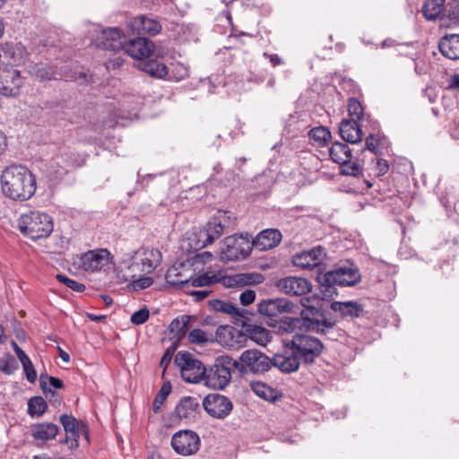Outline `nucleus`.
<instances>
[{"label": "nucleus", "instance_id": "obj_20", "mask_svg": "<svg viewBox=\"0 0 459 459\" xmlns=\"http://www.w3.org/2000/svg\"><path fill=\"white\" fill-rule=\"evenodd\" d=\"M127 26L133 33L139 35L155 36L161 30V25L157 20L143 15L132 18Z\"/></svg>", "mask_w": 459, "mask_h": 459}, {"label": "nucleus", "instance_id": "obj_49", "mask_svg": "<svg viewBox=\"0 0 459 459\" xmlns=\"http://www.w3.org/2000/svg\"><path fill=\"white\" fill-rule=\"evenodd\" d=\"M56 278L59 282L65 284L66 287L76 292H82L85 290L84 284L78 282L64 274L58 273L56 274Z\"/></svg>", "mask_w": 459, "mask_h": 459}, {"label": "nucleus", "instance_id": "obj_40", "mask_svg": "<svg viewBox=\"0 0 459 459\" xmlns=\"http://www.w3.org/2000/svg\"><path fill=\"white\" fill-rule=\"evenodd\" d=\"M30 73L39 81L56 79L55 70L51 66L44 64L33 65L30 68Z\"/></svg>", "mask_w": 459, "mask_h": 459}, {"label": "nucleus", "instance_id": "obj_22", "mask_svg": "<svg viewBox=\"0 0 459 459\" xmlns=\"http://www.w3.org/2000/svg\"><path fill=\"white\" fill-rule=\"evenodd\" d=\"M124 51L134 59L148 58L153 52V44L146 38L139 37L124 46Z\"/></svg>", "mask_w": 459, "mask_h": 459}, {"label": "nucleus", "instance_id": "obj_50", "mask_svg": "<svg viewBox=\"0 0 459 459\" xmlns=\"http://www.w3.org/2000/svg\"><path fill=\"white\" fill-rule=\"evenodd\" d=\"M341 172L346 176H353L357 177L361 174L362 168L356 162L346 161L345 163H341Z\"/></svg>", "mask_w": 459, "mask_h": 459}, {"label": "nucleus", "instance_id": "obj_28", "mask_svg": "<svg viewBox=\"0 0 459 459\" xmlns=\"http://www.w3.org/2000/svg\"><path fill=\"white\" fill-rule=\"evenodd\" d=\"M442 55L449 59H459V34L444 36L438 44Z\"/></svg>", "mask_w": 459, "mask_h": 459}, {"label": "nucleus", "instance_id": "obj_29", "mask_svg": "<svg viewBox=\"0 0 459 459\" xmlns=\"http://www.w3.org/2000/svg\"><path fill=\"white\" fill-rule=\"evenodd\" d=\"M40 386L50 403L60 404V399L56 397V394L54 389H60L64 387V384L61 379L55 377L41 376Z\"/></svg>", "mask_w": 459, "mask_h": 459}, {"label": "nucleus", "instance_id": "obj_18", "mask_svg": "<svg viewBox=\"0 0 459 459\" xmlns=\"http://www.w3.org/2000/svg\"><path fill=\"white\" fill-rule=\"evenodd\" d=\"M300 360L295 350L288 342L282 352L277 353L272 358V366L278 368L284 373H291L299 369Z\"/></svg>", "mask_w": 459, "mask_h": 459}, {"label": "nucleus", "instance_id": "obj_45", "mask_svg": "<svg viewBox=\"0 0 459 459\" xmlns=\"http://www.w3.org/2000/svg\"><path fill=\"white\" fill-rule=\"evenodd\" d=\"M170 79L175 81H181L188 77V68L181 63H174L171 65L170 72L169 74Z\"/></svg>", "mask_w": 459, "mask_h": 459}, {"label": "nucleus", "instance_id": "obj_10", "mask_svg": "<svg viewBox=\"0 0 459 459\" xmlns=\"http://www.w3.org/2000/svg\"><path fill=\"white\" fill-rule=\"evenodd\" d=\"M201 440L193 430H179L171 438V446L178 455L187 456L195 455L200 447Z\"/></svg>", "mask_w": 459, "mask_h": 459}, {"label": "nucleus", "instance_id": "obj_11", "mask_svg": "<svg viewBox=\"0 0 459 459\" xmlns=\"http://www.w3.org/2000/svg\"><path fill=\"white\" fill-rule=\"evenodd\" d=\"M204 411L212 418L225 419L233 409L230 399L217 393L207 394L203 400Z\"/></svg>", "mask_w": 459, "mask_h": 459}, {"label": "nucleus", "instance_id": "obj_34", "mask_svg": "<svg viewBox=\"0 0 459 459\" xmlns=\"http://www.w3.org/2000/svg\"><path fill=\"white\" fill-rule=\"evenodd\" d=\"M240 332L231 325H220L216 330V341L223 346L232 347L234 338L238 337Z\"/></svg>", "mask_w": 459, "mask_h": 459}, {"label": "nucleus", "instance_id": "obj_12", "mask_svg": "<svg viewBox=\"0 0 459 459\" xmlns=\"http://www.w3.org/2000/svg\"><path fill=\"white\" fill-rule=\"evenodd\" d=\"M110 253L107 249L90 250L78 257L79 268L86 272H99L110 263Z\"/></svg>", "mask_w": 459, "mask_h": 459}, {"label": "nucleus", "instance_id": "obj_57", "mask_svg": "<svg viewBox=\"0 0 459 459\" xmlns=\"http://www.w3.org/2000/svg\"><path fill=\"white\" fill-rule=\"evenodd\" d=\"M377 145L378 140L373 134H369V136L366 138L367 149L375 154L377 153Z\"/></svg>", "mask_w": 459, "mask_h": 459}, {"label": "nucleus", "instance_id": "obj_52", "mask_svg": "<svg viewBox=\"0 0 459 459\" xmlns=\"http://www.w3.org/2000/svg\"><path fill=\"white\" fill-rule=\"evenodd\" d=\"M134 290H143L149 288L152 283L153 280L151 277H141L137 276L135 279L131 280Z\"/></svg>", "mask_w": 459, "mask_h": 459}, {"label": "nucleus", "instance_id": "obj_1", "mask_svg": "<svg viewBox=\"0 0 459 459\" xmlns=\"http://www.w3.org/2000/svg\"><path fill=\"white\" fill-rule=\"evenodd\" d=\"M178 275V267H170L166 273V281L170 285L179 286L184 290L191 288H202L221 282L226 288H243L246 286L258 285L264 282V276L259 273H241L231 275L205 273L189 279H175Z\"/></svg>", "mask_w": 459, "mask_h": 459}, {"label": "nucleus", "instance_id": "obj_24", "mask_svg": "<svg viewBox=\"0 0 459 459\" xmlns=\"http://www.w3.org/2000/svg\"><path fill=\"white\" fill-rule=\"evenodd\" d=\"M60 422L66 433V437L62 442L66 444L70 449L76 448L80 437L79 421L73 415L62 414Z\"/></svg>", "mask_w": 459, "mask_h": 459}, {"label": "nucleus", "instance_id": "obj_21", "mask_svg": "<svg viewBox=\"0 0 459 459\" xmlns=\"http://www.w3.org/2000/svg\"><path fill=\"white\" fill-rule=\"evenodd\" d=\"M77 166V158L74 152L68 148H61L51 160V167L56 174L63 175L69 169Z\"/></svg>", "mask_w": 459, "mask_h": 459}, {"label": "nucleus", "instance_id": "obj_51", "mask_svg": "<svg viewBox=\"0 0 459 459\" xmlns=\"http://www.w3.org/2000/svg\"><path fill=\"white\" fill-rule=\"evenodd\" d=\"M149 316V310L147 308H142L133 313V315L131 316V322L134 325H139L145 323L148 320Z\"/></svg>", "mask_w": 459, "mask_h": 459}, {"label": "nucleus", "instance_id": "obj_38", "mask_svg": "<svg viewBox=\"0 0 459 459\" xmlns=\"http://www.w3.org/2000/svg\"><path fill=\"white\" fill-rule=\"evenodd\" d=\"M445 0H426L422 7L423 15L428 20H435L444 9Z\"/></svg>", "mask_w": 459, "mask_h": 459}, {"label": "nucleus", "instance_id": "obj_33", "mask_svg": "<svg viewBox=\"0 0 459 459\" xmlns=\"http://www.w3.org/2000/svg\"><path fill=\"white\" fill-rule=\"evenodd\" d=\"M250 388L258 397L267 402L273 403L281 397V394L276 389L260 381L251 382Z\"/></svg>", "mask_w": 459, "mask_h": 459}, {"label": "nucleus", "instance_id": "obj_54", "mask_svg": "<svg viewBox=\"0 0 459 459\" xmlns=\"http://www.w3.org/2000/svg\"><path fill=\"white\" fill-rule=\"evenodd\" d=\"M22 368L26 374V378L29 382L33 383L36 380L37 374L32 365V362L29 359V364L22 362Z\"/></svg>", "mask_w": 459, "mask_h": 459}, {"label": "nucleus", "instance_id": "obj_60", "mask_svg": "<svg viewBox=\"0 0 459 459\" xmlns=\"http://www.w3.org/2000/svg\"><path fill=\"white\" fill-rule=\"evenodd\" d=\"M212 258V254L207 251H204L195 255V261L200 263H206Z\"/></svg>", "mask_w": 459, "mask_h": 459}, {"label": "nucleus", "instance_id": "obj_17", "mask_svg": "<svg viewBox=\"0 0 459 459\" xmlns=\"http://www.w3.org/2000/svg\"><path fill=\"white\" fill-rule=\"evenodd\" d=\"M124 35L118 28H107L95 39V45L101 49L117 51L124 48Z\"/></svg>", "mask_w": 459, "mask_h": 459}, {"label": "nucleus", "instance_id": "obj_16", "mask_svg": "<svg viewBox=\"0 0 459 459\" xmlns=\"http://www.w3.org/2000/svg\"><path fill=\"white\" fill-rule=\"evenodd\" d=\"M23 84L20 71L11 67L0 70V92L4 96H16Z\"/></svg>", "mask_w": 459, "mask_h": 459}, {"label": "nucleus", "instance_id": "obj_9", "mask_svg": "<svg viewBox=\"0 0 459 459\" xmlns=\"http://www.w3.org/2000/svg\"><path fill=\"white\" fill-rule=\"evenodd\" d=\"M175 363L180 368L182 378L188 383L204 381L205 369L202 362L188 353L178 352Z\"/></svg>", "mask_w": 459, "mask_h": 459}, {"label": "nucleus", "instance_id": "obj_26", "mask_svg": "<svg viewBox=\"0 0 459 459\" xmlns=\"http://www.w3.org/2000/svg\"><path fill=\"white\" fill-rule=\"evenodd\" d=\"M291 308V304L285 299H273L264 300L258 305V311L264 316L273 317L282 312H288Z\"/></svg>", "mask_w": 459, "mask_h": 459}, {"label": "nucleus", "instance_id": "obj_3", "mask_svg": "<svg viewBox=\"0 0 459 459\" xmlns=\"http://www.w3.org/2000/svg\"><path fill=\"white\" fill-rule=\"evenodd\" d=\"M1 188L4 195L13 200H29L36 192V179L24 166L11 165L1 174Z\"/></svg>", "mask_w": 459, "mask_h": 459}, {"label": "nucleus", "instance_id": "obj_19", "mask_svg": "<svg viewBox=\"0 0 459 459\" xmlns=\"http://www.w3.org/2000/svg\"><path fill=\"white\" fill-rule=\"evenodd\" d=\"M325 257V249L318 246L310 250L296 254L292 258V263L301 269H311L322 264Z\"/></svg>", "mask_w": 459, "mask_h": 459}, {"label": "nucleus", "instance_id": "obj_31", "mask_svg": "<svg viewBox=\"0 0 459 459\" xmlns=\"http://www.w3.org/2000/svg\"><path fill=\"white\" fill-rule=\"evenodd\" d=\"M331 309L342 317H359L363 312L362 306L357 301H334L331 304Z\"/></svg>", "mask_w": 459, "mask_h": 459}, {"label": "nucleus", "instance_id": "obj_25", "mask_svg": "<svg viewBox=\"0 0 459 459\" xmlns=\"http://www.w3.org/2000/svg\"><path fill=\"white\" fill-rule=\"evenodd\" d=\"M281 233L275 229H267L261 231L251 242L252 247L264 251L278 246L281 240Z\"/></svg>", "mask_w": 459, "mask_h": 459}, {"label": "nucleus", "instance_id": "obj_2", "mask_svg": "<svg viewBox=\"0 0 459 459\" xmlns=\"http://www.w3.org/2000/svg\"><path fill=\"white\" fill-rule=\"evenodd\" d=\"M161 252L158 248L142 247L126 254L115 272L119 282H128L142 274L151 273L160 264Z\"/></svg>", "mask_w": 459, "mask_h": 459}, {"label": "nucleus", "instance_id": "obj_32", "mask_svg": "<svg viewBox=\"0 0 459 459\" xmlns=\"http://www.w3.org/2000/svg\"><path fill=\"white\" fill-rule=\"evenodd\" d=\"M198 409L199 402L197 398L185 396L178 403L175 411L177 415L181 419H190L195 417Z\"/></svg>", "mask_w": 459, "mask_h": 459}, {"label": "nucleus", "instance_id": "obj_5", "mask_svg": "<svg viewBox=\"0 0 459 459\" xmlns=\"http://www.w3.org/2000/svg\"><path fill=\"white\" fill-rule=\"evenodd\" d=\"M20 231L32 240L48 238L53 231L52 218L46 212L30 211L20 216L18 220Z\"/></svg>", "mask_w": 459, "mask_h": 459}, {"label": "nucleus", "instance_id": "obj_13", "mask_svg": "<svg viewBox=\"0 0 459 459\" xmlns=\"http://www.w3.org/2000/svg\"><path fill=\"white\" fill-rule=\"evenodd\" d=\"M326 281L340 286H354L361 280L359 269L352 264H345L328 272L325 274Z\"/></svg>", "mask_w": 459, "mask_h": 459}, {"label": "nucleus", "instance_id": "obj_55", "mask_svg": "<svg viewBox=\"0 0 459 459\" xmlns=\"http://www.w3.org/2000/svg\"><path fill=\"white\" fill-rule=\"evenodd\" d=\"M255 292L252 290H246L239 295L240 303L243 306H248L254 302Z\"/></svg>", "mask_w": 459, "mask_h": 459}, {"label": "nucleus", "instance_id": "obj_36", "mask_svg": "<svg viewBox=\"0 0 459 459\" xmlns=\"http://www.w3.org/2000/svg\"><path fill=\"white\" fill-rule=\"evenodd\" d=\"M138 67L146 74L157 78H163L169 74L168 67L156 60L143 61L139 63Z\"/></svg>", "mask_w": 459, "mask_h": 459}, {"label": "nucleus", "instance_id": "obj_61", "mask_svg": "<svg viewBox=\"0 0 459 459\" xmlns=\"http://www.w3.org/2000/svg\"><path fill=\"white\" fill-rule=\"evenodd\" d=\"M264 56L269 58L270 63L272 64L273 66H277L282 64L281 58L276 54L268 55L264 53Z\"/></svg>", "mask_w": 459, "mask_h": 459}, {"label": "nucleus", "instance_id": "obj_7", "mask_svg": "<svg viewBox=\"0 0 459 459\" xmlns=\"http://www.w3.org/2000/svg\"><path fill=\"white\" fill-rule=\"evenodd\" d=\"M252 250L248 235H232L226 237L220 250V259L222 262L243 260Z\"/></svg>", "mask_w": 459, "mask_h": 459}, {"label": "nucleus", "instance_id": "obj_44", "mask_svg": "<svg viewBox=\"0 0 459 459\" xmlns=\"http://www.w3.org/2000/svg\"><path fill=\"white\" fill-rule=\"evenodd\" d=\"M348 113L351 120L360 121L363 119V108L356 99H350L348 102Z\"/></svg>", "mask_w": 459, "mask_h": 459}, {"label": "nucleus", "instance_id": "obj_30", "mask_svg": "<svg viewBox=\"0 0 459 459\" xmlns=\"http://www.w3.org/2000/svg\"><path fill=\"white\" fill-rule=\"evenodd\" d=\"M58 426L51 422H41L31 427V435L37 440L54 439L58 433Z\"/></svg>", "mask_w": 459, "mask_h": 459}, {"label": "nucleus", "instance_id": "obj_47", "mask_svg": "<svg viewBox=\"0 0 459 459\" xmlns=\"http://www.w3.org/2000/svg\"><path fill=\"white\" fill-rule=\"evenodd\" d=\"M212 305L217 311L223 312L228 315L238 314V308L231 302L215 299L212 302Z\"/></svg>", "mask_w": 459, "mask_h": 459}, {"label": "nucleus", "instance_id": "obj_58", "mask_svg": "<svg viewBox=\"0 0 459 459\" xmlns=\"http://www.w3.org/2000/svg\"><path fill=\"white\" fill-rule=\"evenodd\" d=\"M12 346L19 359V360L22 362H24L29 364V357L27 356V354L17 345V343L13 341L12 342Z\"/></svg>", "mask_w": 459, "mask_h": 459}, {"label": "nucleus", "instance_id": "obj_59", "mask_svg": "<svg viewBox=\"0 0 459 459\" xmlns=\"http://www.w3.org/2000/svg\"><path fill=\"white\" fill-rule=\"evenodd\" d=\"M429 71V64L424 60H418L415 62V72L418 74H426Z\"/></svg>", "mask_w": 459, "mask_h": 459}, {"label": "nucleus", "instance_id": "obj_37", "mask_svg": "<svg viewBox=\"0 0 459 459\" xmlns=\"http://www.w3.org/2000/svg\"><path fill=\"white\" fill-rule=\"evenodd\" d=\"M329 154L332 160L338 164L345 163L351 158V151L350 147L347 144L339 142L333 143L329 150Z\"/></svg>", "mask_w": 459, "mask_h": 459}, {"label": "nucleus", "instance_id": "obj_53", "mask_svg": "<svg viewBox=\"0 0 459 459\" xmlns=\"http://www.w3.org/2000/svg\"><path fill=\"white\" fill-rule=\"evenodd\" d=\"M448 17L450 20L459 22V0H451L448 4Z\"/></svg>", "mask_w": 459, "mask_h": 459}, {"label": "nucleus", "instance_id": "obj_23", "mask_svg": "<svg viewBox=\"0 0 459 459\" xmlns=\"http://www.w3.org/2000/svg\"><path fill=\"white\" fill-rule=\"evenodd\" d=\"M225 225L219 217L212 219L206 226L199 231L198 243L201 247H206L224 233Z\"/></svg>", "mask_w": 459, "mask_h": 459}, {"label": "nucleus", "instance_id": "obj_27", "mask_svg": "<svg viewBox=\"0 0 459 459\" xmlns=\"http://www.w3.org/2000/svg\"><path fill=\"white\" fill-rule=\"evenodd\" d=\"M341 137L351 143H357L362 139V130L359 121L343 119L339 126Z\"/></svg>", "mask_w": 459, "mask_h": 459}, {"label": "nucleus", "instance_id": "obj_43", "mask_svg": "<svg viewBox=\"0 0 459 459\" xmlns=\"http://www.w3.org/2000/svg\"><path fill=\"white\" fill-rule=\"evenodd\" d=\"M169 331L175 334L178 339H181L188 331V317L183 316L181 319H174L169 326Z\"/></svg>", "mask_w": 459, "mask_h": 459}, {"label": "nucleus", "instance_id": "obj_15", "mask_svg": "<svg viewBox=\"0 0 459 459\" xmlns=\"http://www.w3.org/2000/svg\"><path fill=\"white\" fill-rule=\"evenodd\" d=\"M275 286L281 292L289 296H303L312 289V284L307 279L298 276L281 278Z\"/></svg>", "mask_w": 459, "mask_h": 459}, {"label": "nucleus", "instance_id": "obj_46", "mask_svg": "<svg viewBox=\"0 0 459 459\" xmlns=\"http://www.w3.org/2000/svg\"><path fill=\"white\" fill-rule=\"evenodd\" d=\"M187 340L191 344L204 345L210 341V338L204 331L196 328L189 332Z\"/></svg>", "mask_w": 459, "mask_h": 459}, {"label": "nucleus", "instance_id": "obj_42", "mask_svg": "<svg viewBox=\"0 0 459 459\" xmlns=\"http://www.w3.org/2000/svg\"><path fill=\"white\" fill-rule=\"evenodd\" d=\"M248 332L250 339L260 345H266L270 341V333L264 327L254 325Z\"/></svg>", "mask_w": 459, "mask_h": 459}, {"label": "nucleus", "instance_id": "obj_8", "mask_svg": "<svg viewBox=\"0 0 459 459\" xmlns=\"http://www.w3.org/2000/svg\"><path fill=\"white\" fill-rule=\"evenodd\" d=\"M300 359L306 364L314 363L323 351L324 346L320 340L307 334H295L290 342Z\"/></svg>", "mask_w": 459, "mask_h": 459}, {"label": "nucleus", "instance_id": "obj_41", "mask_svg": "<svg viewBox=\"0 0 459 459\" xmlns=\"http://www.w3.org/2000/svg\"><path fill=\"white\" fill-rule=\"evenodd\" d=\"M47 403L40 396H35L28 402V412L30 416H41L47 410Z\"/></svg>", "mask_w": 459, "mask_h": 459}, {"label": "nucleus", "instance_id": "obj_64", "mask_svg": "<svg viewBox=\"0 0 459 459\" xmlns=\"http://www.w3.org/2000/svg\"><path fill=\"white\" fill-rule=\"evenodd\" d=\"M57 350H58L60 359L64 362L68 363L70 361L69 354L66 351H65L61 347H57Z\"/></svg>", "mask_w": 459, "mask_h": 459}, {"label": "nucleus", "instance_id": "obj_4", "mask_svg": "<svg viewBox=\"0 0 459 459\" xmlns=\"http://www.w3.org/2000/svg\"><path fill=\"white\" fill-rule=\"evenodd\" d=\"M302 305L306 307L300 313V318L285 317L277 324V331L281 334L291 333L296 329H307L317 333H323L325 328H331L333 323L327 321L323 313L316 307L309 306L302 299Z\"/></svg>", "mask_w": 459, "mask_h": 459}, {"label": "nucleus", "instance_id": "obj_39", "mask_svg": "<svg viewBox=\"0 0 459 459\" xmlns=\"http://www.w3.org/2000/svg\"><path fill=\"white\" fill-rule=\"evenodd\" d=\"M308 135L318 146H325L331 139V132L325 126H316L312 128Z\"/></svg>", "mask_w": 459, "mask_h": 459}, {"label": "nucleus", "instance_id": "obj_6", "mask_svg": "<svg viewBox=\"0 0 459 459\" xmlns=\"http://www.w3.org/2000/svg\"><path fill=\"white\" fill-rule=\"evenodd\" d=\"M238 368V362L228 356H221L205 369L204 384L211 389H224L230 382L231 370Z\"/></svg>", "mask_w": 459, "mask_h": 459}, {"label": "nucleus", "instance_id": "obj_62", "mask_svg": "<svg viewBox=\"0 0 459 459\" xmlns=\"http://www.w3.org/2000/svg\"><path fill=\"white\" fill-rule=\"evenodd\" d=\"M377 166L378 172L381 174H385L389 168L388 162L382 159L377 160Z\"/></svg>", "mask_w": 459, "mask_h": 459}, {"label": "nucleus", "instance_id": "obj_14", "mask_svg": "<svg viewBox=\"0 0 459 459\" xmlns=\"http://www.w3.org/2000/svg\"><path fill=\"white\" fill-rule=\"evenodd\" d=\"M241 367L253 373H264L272 367V359L257 350H247L239 357Z\"/></svg>", "mask_w": 459, "mask_h": 459}, {"label": "nucleus", "instance_id": "obj_63", "mask_svg": "<svg viewBox=\"0 0 459 459\" xmlns=\"http://www.w3.org/2000/svg\"><path fill=\"white\" fill-rule=\"evenodd\" d=\"M449 87L452 89L459 88V74H455L451 76L449 80Z\"/></svg>", "mask_w": 459, "mask_h": 459}, {"label": "nucleus", "instance_id": "obj_56", "mask_svg": "<svg viewBox=\"0 0 459 459\" xmlns=\"http://www.w3.org/2000/svg\"><path fill=\"white\" fill-rule=\"evenodd\" d=\"M186 293L189 296H192L195 301H201L207 298L211 293L208 290H184Z\"/></svg>", "mask_w": 459, "mask_h": 459}, {"label": "nucleus", "instance_id": "obj_35", "mask_svg": "<svg viewBox=\"0 0 459 459\" xmlns=\"http://www.w3.org/2000/svg\"><path fill=\"white\" fill-rule=\"evenodd\" d=\"M4 56L11 65H19L25 60L24 48L21 44H5Z\"/></svg>", "mask_w": 459, "mask_h": 459}, {"label": "nucleus", "instance_id": "obj_48", "mask_svg": "<svg viewBox=\"0 0 459 459\" xmlns=\"http://www.w3.org/2000/svg\"><path fill=\"white\" fill-rule=\"evenodd\" d=\"M171 392V385L169 383L164 384L160 389L158 394L153 400V411L158 412L162 406L163 403L166 401L168 395Z\"/></svg>", "mask_w": 459, "mask_h": 459}]
</instances>
